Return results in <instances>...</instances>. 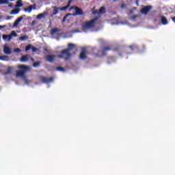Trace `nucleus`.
<instances>
[{
  "mask_svg": "<svg viewBox=\"0 0 175 175\" xmlns=\"http://www.w3.org/2000/svg\"><path fill=\"white\" fill-rule=\"evenodd\" d=\"M19 70H16V77H22L26 84H28V79H27L26 73L31 70L29 66H25L24 64H18L17 66Z\"/></svg>",
  "mask_w": 175,
  "mask_h": 175,
  "instance_id": "obj_1",
  "label": "nucleus"
},
{
  "mask_svg": "<svg viewBox=\"0 0 175 175\" xmlns=\"http://www.w3.org/2000/svg\"><path fill=\"white\" fill-rule=\"evenodd\" d=\"M76 47L75 44L69 43L68 44V49H66L61 51L60 54L57 55L58 58L64 59V61H68L70 57H72V53H70V50H73Z\"/></svg>",
  "mask_w": 175,
  "mask_h": 175,
  "instance_id": "obj_2",
  "label": "nucleus"
},
{
  "mask_svg": "<svg viewBox=\"0 0 175 175\" xmlns=\"http://www.w3.org/2000/svg\"><path fill=\"white\" fill-rule=\"evenodd\" d=\"M99 20V16L95 17L94 18L85 22L82 26L81 29L83 32H87L88 29H92V28H95V23Z\"/></svg>",
  "mask_w": 175,
  "mask_h": 175,
  "instance_id": "obj_3",
  "label": "nucleus"
},
{
  "mask_svg": "<svg viewBox=\"0 0 175 175\" xmlns=\"http://www.w3.org/2000/svg\"><path fill=\"white\" fill-rule=\"evenodd\" d=\"M70 3H72V0H69L68 2V4L66 6L62 7V8H58L57 6L53 7V16H57V14L59 12V10L61 12H66V10H68V8L69 6H70Z\"/></svg>",
  "mask_w": 175,
  "mask_h": 175,
  "instance_id": "obj_4",
  "label": "nucleus"
},
{
  "mask_svg": "<svg viewBox=\"0 0 175 175\" xmlns=\"http://www.w3.org/2000/svg\"><path fill=\"white\" fill-rule=\"evenodd\" d=\"M69 10H75V13L72 14V16H84L83 10L76 5L71 6Z\"/></svg>",
  "mask_w": 175,
  "mask_h": 175,
  "instance_id": "obj_5",
  "label": "nucleus"
},
{
  "mask_svg": "<svg viewBox=\"0 0 175 175\" xmlns=\"http://www.w3.org/2000/svg\"><path fill=\"white\" fill-rule=\"evenodd\" d=\"M111 51V46H104L103 48V50L98 51V53H101V54L96 55V57H100L101 55L103 57H105V55H107V51Z\"/></svg>",
  "mask_w": 175,
  "mask_h": 175,
  "instance_id": "obj_6",
  "label": "nucleus"
},
{
  "mask_svg": "<svg viewBox=\"0 0 175 175\" xmlns=\"http://www.w3.org/2000/svg\"><path fill=\"white\" fill-rule=\"evenodd\" d=\"M40 80L44 84H50V83H53L54 81V77H45L43 76H40Z\"/></svg>",
  "mask_w": 175,
  "mask_h": 175,
  "instance_id": "obj_7",
  "label": "nucleus"
},
{
  "mask_svg": "<svg viewBox=\"0 0 175 175\" xmlns=\"http://www.w3.org/2000/svg\"><path fill=\"white\" fill-rule=\"evenodd\" d=\"M152 9V5H146L142 8L141 13L142 14H144L145 16H147L149 12Z\"/></svg>",
  "mask_w": 175,
  "mask_h": 175,
  "instance_id": "obj_8",
  "label": "nucleus"
},
{
  "mask_svg": "<svg viewBox=\"0 0 175 175\" xmlns=\"http://www.w3.org/2000/svg\"><path fill=\"white\" fill-rule=\"evenodd\" d=\"M25 17H27V15L23 14L19 16L14 23L13 27H18V24L23 21V20L25 19Z\"/></svg>",
  "mask_w": 175,
  "mask_h": 175,
  "instance_id": "obj_9",
  "label": "nucleus"
},
{
  "mask_svg": "<svg viewBox=\"0 0 175 175\" xmlns=\"http://www.w3.org/2000/svg\"><path fill=\"white\" fill-rule=\"evenodd\" d=\"M36 10V3H34L33 5H30L27 8H24V12L26 13H31L32 10Z\"/></svg>",
  "mask_w": 175,
  "mask_h": 175,
  "instance_id": "obj_10",
  "label": "nucleus"
},
{
  "mask_svg": "<svg viewBox=\"0 0 175 175\" xmlns=\"http://www.w3.org/2000/svg\"><path fill=\"white\" fill-rule=\"evenodd\" d=\"M87 50H85V49H82V51L80 53V55H79V58L80 59H85V58H87Z\"/></svg>",
  "mask_w": 175,
  "mask_h": 175,
  "instance_id": "obj_11",
  "label": "nucleus"
},
{
  "mask_svg": "<svg viewBox=\"0 0 175 175\" xmlns=\"http://www.w3.org/2000/svg\"><path fill=\"white\" fill-rule=\"evenodd\" d=\"M46 61H48V62L53 63V62L55 61V55H47L46 57Z\"/></svg>",
  "mask_w": 175,
  "mask_h": 175,
  "instance_id": "obj_12",
  "label": "nucleus"
},
{
  "mask_svg": "<svg viewBox=\"0 0 175 175\" xmlns=\"http://www.w3.org/2000/svg\"><path fill=\"white\" fill-rule=\"evenodd\" d=\"M107 62L109 65H110V64H113V62H116V57L113 56L108 57Z\"/></svg>",
  "mask_w": 175,
  "mask_h": 175,
  "instance_id": "obj_13",
  "label": "nucleus"
},
{
  "mask_svg": "<svg viewBox=\"0 0 175 175\" xmlns=\"http://www.w3.org/2000/svg\"><path fill=\"white\" fill-rule=\"evenodd\" d=\"M3 53L5 54L10 55L12 54V51L10 50V48L9 46H4L3 48Z\"/></svg>",
  "mask_w": 175,
  "mask_h": 175,
  "instance_id": "obj_14",
  "label": "nucleus"
},
{
  "mask_svg": "<svg viewBox=\"0 0 175 175\" xmlns=\"http://www.w3.org/2000/svg\"><path fill=\"white\" fill-rule=\"evenodd\" d=\"M161 21L163 25H167V19L166 18V16H161Z\"/></svg>",
  "mask_w": 175,
  "mask_h": 175,
  "instance_id": "obj_15",
  "label": "nucleus"
},
{
  "mask_svg": "<svg viewBox=\"0 0 175 175\" xmlns=\"http://www.w3.org/2000/svg\"><path fill=\"white\" fill-rule=\"evenodd\" d=\"M3 40H8V42L12 40V36H10V34L9 35H5V34H3Z\"/></svg>",
  "mask_w": 175,
  "mask_h": 175,
  "instance_id": "obj_16",
  "label": "nucleus"
},
{
  "mask_svg": "<svg viewBox=\"0 0 175 175\" xmlns=\"http://www.w3.org/2000/svg\"><path fill=\"white\" fill-rule=\"evenodd\" d=\"M129 47L131 51H134V50H139V46L136 44L130 45Z\"/></svg>",
  "mask_w": 175,
  "mask_h": 175,
  "instance_id": "obj_17",
  "label": "nucleus"
},
{
  "mask_svg": "<svg viewBox=\"0 0 175 175\" xmlns=\"http://www.w3.org/2000/svg\"><path fill=\"white\" fill-rule=\"evenodd\" d=\"M46 14H47V12H44L42 14H39L38 16H37V18L38 20H40L41 18H44V16H46Z\"/></svg>",
  "mask_w": 175,
  "mask_h": 175,
  "instance_id": "obj_18",
  "label": "nucleus"
},
{
  "mask_svg": "<svg viewBox=\"0 0 175 175\" xmlns=\"http://www.w3.org/2000/svg\"><path fill=\"white\" fill-rule=\"evenodd\" d=\"M20 13V9L16 8L11 11L10 14H18Z\"/></svg>",
  "mask_w": 175,
  "mask_h": 175,
  "instance_id": "obj_19",
  "label": "nucleus"
},
{
  "mask_svg": "<svg viewBox=\"0 0 175 175\" xmlns=\"http://www.w3.org/2000/svg\"><path fill=\"white\" fill-rule=\"evenodd\" d=\"M28 61V56L23 55L21 58V62H27Z\"/></svg>",
  "mask_w": 175,
  "mask_h": 175,
  "instance_id": "obj_20",
  "label": "nucleus"
},
{
  "mask_svg": "<svg viewBox=\"0 0 175 175\" xmlns=\"http://www.w3.org/2000/svg\"><path fill=\"white\" fill-rule=\"evenodd\" d=\"M98 13L100 14H104L105 13H106V8L105 7H101L99 10H98Z\"/></svg>",
  "mask_w": 175,
  "mask_h": 175,
  "instance_id": "obj_21",
  "label": "nucleus"
},
{
  "mask_svg": "<svg viewBox=\"0 0 175 175\" xmlns=\"http://www.w3.org/2000/svg\"><path fill=\"white\" fill-rule=\"evenodd\" d=\"M56 32H59V30L57 27L52 29L51 31V35H54V33H56Z\"/></svg>",
  "mask_w": 175,
  "mask_h": 175,
  "instance_id": "obj_22",
  "label": "nucleus"
},
{
  "mask_svg": "<svg viewBox=\"0 0 175 175\" xmlns=\"http://www.w3.org/2000/svg\"><path fill=\"white\" fill-rule=\"evenodd\" d=\"M9 0H0V5H8Z\"/></svg>",
  "mask_w": 175,
  "mask_h": 175,
  "instance_id": "obj_23",
  "label": "nucleus"
},
{
  "mask_svg": "<svg viewBox=\"0 0 175 175\" xmlns=\"http://www.w3.org/2000/svg\"><path fill=\"white\" fill-rule=\"evenodd\" d=\"M23 6V0H18L16 2V8H21Z\"/></svg>",
  "mask_w": 175,
  "mask_h": 175,
  "instance_id": "obj_24",
  "label": "nucleus"
},
{
  "mask_svg": "<svg viewBox=\"0 0 175 175\" xmlns=\"http://www.w3.org/2000/svg\"><path fill=\"white\" fill-rule=\"evenodd\" d=\"M56 70H57L58 72H65L66 70L64 67L57 66L56 67Z\"/></svg>",
  "mask_w": 175,
  "mask_h": 175,
  "instance_id": "obj_25",
  "label": "nucleus"
},
{
  "mask_svg": "<svg viewBox=\"0 0 175 175\" xmlns=\"http://www.w3.org/2000/svg\"><path fill=\"white\" fill-rule=\"evenodd\" d=\"M27 39H28V36H23L19 38V40L22 42L24 40H27Z\"/></svg>",
  "mask_w": 175,
  "mask_h": 175,
  "instance_id": "obj_26",
  "label": "nucleus"
},
{
  "mask_svg": "<svg viewBox=\"0 0 175 175\" xmlns=\"http://www.w3.org/2000/svg\"><path fill=\"white\" fill-rule=\"evenodd\" d=\"M10 36H11V39H12L13 36H14L15 38L16 36H17V33H16V31H12Z\"/></svg>",
  "mask_w": 175,
  "mask_h": 175,
  "instance_id": "obj_27",
  "label": "nucleus"
},
{
  "mask_svg": "<svg viewBox=\"0 0 175 175\" xmlns=\"http://www.w3.org/2000/svg\"><path fill=\"white\" fill-rule=\"evenodd\" d=\"M40 66V62H34L33 64V68H38V66Z\"/></svg>",
  "mask_w": 175,
  "mask_h": 175,
  "instance_id": "obj_28",
  "label": "nucleus"
},
{
  "mask_svg": "<svg viewBox=\"0 0 175 175\" xmlns=\"http://www.w3.org/2000/svg\"><path fill=\"white\" fill-rule=\"evenodd\" d=\"M32 49V45L29 44L27 46L25 47V51H29Z\"/></svg>",
  "mask_w": 175,
  "mask_h": 175,
  "instance_id": "obj_29",
  "label": "nucleus"
},
{
  "mask_svg": "<svg viewBox=\"0 0 175 175\" xmlns=\"http://www.w3.org/2000/svg\"><path fill=\"white\" fill-rule=\"evenodd\" d=\"M92 14L94 15L100 14L99 11H98V10H94L92 11Z\"/></svg>",
  "mask_w": 175,
  "mask_h": 175,
  "instance_id": "obj_30",
  "label": "nucleus"
},
{
  "mask_svg": "<svg viewBox=\"0 0 175 175\" xmlns=\"http://www.w3.org/2000/svg\"><path fill=\"white\" fill-rule=\"evenodd\" d=\"M14 53H21V49L16 48L14 50Z\"/></svg>",
  "mask_w": 175,
  "mask_h": 175,
  "instance_id": "obj_31",
  "label": "nucleus"
},
{
  "mask_svg": "<svg viewBox=\"0 0 175 175\" xmlns=\"http://www.w3.org/2000/svg\"><path fill=\"white\" fill-rule=\"evenodd\" d=\"M31 50H32L33 53H35V51H38V48L32 46Z\"/></svg>",
  "mask_w": 175,
  "mask_h": 175,
  "instance_id": "obj_32",
  "label": "nucleus"
},
{
  "mask_svg": "<svg viewBox=\"0 0 175 175\" xmlns=\"http://www.w3.org/2000/svg\"><path fill=\"white\" fill-rule=\"evenodd\" d=\"M67 17H68V15H66V16L63 18V19L62 20V23H65V21H66Z\"/></svg>",
  "mask_w": 175,
  "mask_h": 175,
  "instance_id": "obj_33",
  "label": "nucleus"
},
{
  "mask_svg": "<svg viewBox=\"0 0 175 175\" xmlns=\"http://www.w3.org/2000/svg\"><path fill=\"white\" fill-rule=\"evenodd\" d=\"M10 73H12V69L8 68V70H7V72H5V75H9Z\"/></svg>",
  "mask_w": 175,
  "mask_h": 175,
  "instance_id": "obj_34",
  "label": "nucleus"
},
{
  "mask_svg": "<svg viewBox=\"0 0 175 175\" xmlns=\"http://www.w3.org/2000/svg\"><path fill=\"white\" fill-rule=\"evenodd\" d=\"M5 58H8V56H0V59H5Z\"/></svg>",
  "mask_w": 175,
  "mask_h": 175,
  "instance_id": "obj_35",
  "label": "nucleus"
},
{
  "mask_svg": "<svg viewBox=\"0 0 175 175\" xmlns=\"http://www.w3.org/2000/svg\"><path fill=\"white\" fill-rule=\"evenodd\" d=\"M3 28H6V25H0V29H2Z\"/></svg>",
  "mask_w": 175,
  "mask_h": 175,
  "instance_id": "obj_36",
  "label": "nucleus"
},
{
  "mask_svg": "<svg viewBox=\"0 0 175 175\" xmlns=\"http://www.w3.org/2000/svg\"><path fill=\"white\" fill-rule=\"evenodd\" d=\"M44 51H46V53H47V51H49V49H47V48H44Z\"/></svg>",
  "mask_w": 175,
  "mask_h": 175,
  "instance_id": "obj_37",
  "label": "nucleus"
},
{
  "mask_svg": "<svg viewBox=\"0 0 175 175\" xmlns=\"http://www.w3.org/2000/svg\"><path fill=\"white\" fill-rule=\"evenodd\" d=\"M35 23H36V21H33L32 23H31L32 25H34Z\"/></svg>",
  "mask_w": 175,
  "mask_h": 175,
  "instance_id": "obj_38",
  "label": "nucleus"
},
{
  "mask_svg": "<svg viewBox=\"0 0 175 175\" xmlns=\"http://www.w3.org/2000/svg\"><path fill=\"white\" fill-rule=\"evenodd\" d=\"M31 61H35V59H33V57H31Z\"/></svg>",
  "mask_w": 175,
  "mask_h": 175,
  "instance_id": "obj_39",
  "label": "nucleus"
},
{
  "mask_svg": "<svg viewBox=\"0 0 175 175\" xmlns=\"http://www.w3.org/2000/svg\"><path fill=\"white\" fill-rule=\"evenodd\" d=\"M10 18V16H8V20H9Z\"/></svg>",
  "mask_w": 175,
  "mask_h": 175,
  "instance_id": "obj_40",
  "label": "nucleus"
},
{
  "mask_svg": "<svg viewBox=\"0 0 175 175\" xmlns=\"http://www.w3.org/2000/svg\"><path fill=\"white\" fill-rule=\"evenodd\" d=\"M116 1H117V0H113V2H116Z\"/></svg>",
  "mask_w": 175,
  "mask_h": 175,
  "instance_id": "obj_41",
  "label": "nucleus"
},
{
  "mask_svg": "<svg viewBox=\"0 0 175 175\" xmlns=\"http://www.w3.org/2000/svg\"><path fill=\"white\" fill-rule=\"evenodd\" d=\"M11 1V2H13V1H14V0H10Z\"/></svg>",
  "mask_w": 175,
  "mask_h": 175,
  "instance_id": "obj_42",
  "label": "nucleus"
},
{
  "mask_svg": "<svg viewBox=\"0 0 175 175\" xmlns=\"http://www.w3.org/2000/svg\"><path fill=\"white\" fill-rule=\"evenodd\" d=\"M75 32H78V31H77V30H75Z\"/></svg>",
  "mask_w": 175,
  "mask_h": 175,
  "instance_id": "obj_43",
  "label": "nucleus"
}]
</instances>
